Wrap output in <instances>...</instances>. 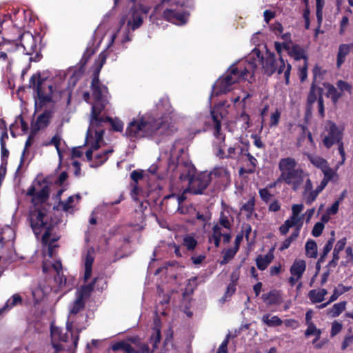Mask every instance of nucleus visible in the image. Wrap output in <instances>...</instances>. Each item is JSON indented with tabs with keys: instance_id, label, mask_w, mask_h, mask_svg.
Listing matches in <instances>:
<instances>
[{
	"instance_id": "obj_1",
	"label": "nucleus",
	"mask_w": 353,
	"mask_h": 353,
	"mask_svg": "<svg viewBox=\"0 0 353 353\" xmlns=\"http://www.w3.org/2000/svg\"><path fill=\"white\" fill-rule=\"evenodd\" d=\"M262 62L264 72L271 75L274 72L279 74L284 73L285 83L290 82L291 65L285 63L282 57L276 59L272 53H267L265 58L261 59L259 51L254 50L252 56L244 62L232 65L228 71L220 77L214 85L217 94H225L235 88V85L242 80H245L249 74L254 72L258 64Z\"/></svg>"
},
{
	"instance_id": "obj_2",
	"label": "nucleus",
	"mask_w": 353,
	"mask_h": 353,
	"mask_svg": "<svg viewBox=\"0 0 353 353\" xmlns=\"http://www.w3.org/2000/svg\"><path fill=\"white\" fill-rule=\"evenodd\" d=\"M52 185L51 176H46L42 179H35L28 188L26 195L31 196V203L34 209L29 212L28 219L30 226L35 235H39L43 229L45 232L41 237L43 244H46L50 238L54 223L47 215L46 209L38 207L46 203L50 194Z\"/></svg>"
},
{
	"instance_id": "obj_3",
	"label": "nucleus",
	"mask_w": 353,
	"mask_h": 353,
	"mask_svg": "<svg viewBox=\"0 0 353 353\" xmlns=\"http://www.w3.org/2000/svg\"><path fill=\"white\" fill-rule=\"evenodd\" d=\"M176 130L165 118L156 119L146 114L134 121V137H150L152 135H168Z\"/></svg>"
},
{
	"instance_id": "obj_4",
	"label": "nucleus",
	"mask_w": 353,
	"mask_h": 353,
	"mask_svg": "<svg viewBox=\"0 0 353 353\" xmlns=\"http://www.w3.org/2000/svg\"><path fill=\"white\" fill-rule=\"evenodd\" d=\"M296 166V161L291 157L281 159L279 163L281 172L279 181L285 183L294 191L298 190L309 178L307 173Z\"/></svg>"
},
{
	"instance_id": "obj_5",
	"label": "nucleus",
	"mask_w": 353,
	"mask_h": 353,
	"mask_svg": "<svg viewBox=\"0 0 353 353\" xmlns=\"http://www.w3.org/2000/svg\"><path fill=\"white\" fill-rule=\"evenodd\" d=\"M179 179L183 183L188 185L184 188V193L201 194L210 183L211 177L208 172L196 174L194 165L187 163L181 168Z\"/></svg>"
},
{
	"instance_id": "obj_6",
	"label": "nucleus",
	"mask_w": 353,
	"mask_h": 353,
	"mask_svg": "<svg viewBox=\"0 0 353 353\" xmlns=\"http://www.w3.org/2000/svg\"><path fill=\"white\" fill-rule=\"evenodd\" d=\"M93 103L91 110V123L92 127L100 128L103 123H110L112 128L116 132H122L123 128V122L117 119H112L110 117H101V113L104 110L109 103L110 93L100 94L98 97L92 96Z\"/></svg>"
},
{
	"instance_id": "obj_7",
	"label": "nucleus",
	"mask_w": 353,
	"mask_h": 353,
	"mask_svg": "<svg viewBox=\"0 0 353 353\" xmlns=\"http://www.w3.org/2000/svg\"><path fill=\"white\" fill-rule=\"evenodd\" d=\"M28 88L35 93V108L41 110L48 103L52 101L54 87L46 77H41L40 72L33 74L29 80Z\"/></svg>"
},
{
	"instance_id": "obj_8",
	"label": "nucleus",
	"mask_w": 353,
	"mask_h": 353,
	"mask_svg": "<svg viewBox=\"0 0 353 353\" xmlns=\"http://www.w3.org/2000/svg\"><path fill=\"white\" fill-rule=\"evenodd\" d=\"M232 219H230L224 213H221L218 223L212 227V232L209 235L208 241L213 243L216 248L220 245L221 239L223 238V242L228 243L231 239V228Z\"/></svg>"
},
{
	"instance_id": "obj_9",
	"label": "nucleus",
	"mask_w": 353,
	"mask_h": 353,
	"mask_svg": "<svg viewBox=\"0 0 353 353\" xmlns=\"http://www.w3.org/2000/svg\"><path fill=\"white\" fill-rule=\"evenodd\" d=\"M106 52L105 51L101 52L98 57L99 63L97 65V67L94 69L92 74L90 84V90L92 92V95L96 96L97 97H98L101 94L109 92L108 87L102 84L99 79V73L103 65L105 64L106 61Z\"/></svg>"
},
{
	"instance_id": "obj_10",
	"label": "nucleus",
	"mask_w": 353,
	"mask_h": 353,
	"mask_svg": "<svg viewBox=\"0 0 353 353\" xmlns=\"http://www.w3.org/2000/svg\"><path fill=\"white\" fill-rule=\"evenodd\" d=\"M18 38L20 39V45L23 47V52L26 54L32 55L35 53V59L41 56L37 50V38L31 32H25L21 34Z\"/></svg>"
},
{
	"instance_id": "obj_11",
	"label": "nucleus",
	"mask_w": 353,
	"mask_h": 353,
	"mask_svg": "<svg viewBox=\"0 0 353 353\" xmlns=\"http://www.w3.org/2000/svg\"><path fill=\"white\" fill-rule=\"evenodd\" d=\"M225 146L226 145L225 144L219 145L216 152V157L221 159L230 158L237 159L241 155L243 154L244 148L239 142H236L234 144L228 146L226 152L225 150Z\"/></svg>"
},
{
	"instance_id": "obj_12",
	"label": "nucleus",
	"mask_w": 353,
	"mask_h": 353,
	"mask_svg": "<svg viewBox=\"0 0 353 353\" xmlns=\"http://www.w3.org/2000/svg\"><path fill=\"white\" fill-rule=\"evenodd\" d=\"M306 270V262L303 259H296L290 267L291 276L288 281L291 286H294L300 280Z\"/></svg>"
},
{
	"instance_id": "obj_13",
	"label": "nucleus",
	"mask_w": 353,
	"mask_h": 353,
	"mask_svg": "<svg viewBox=\"0 0 353 353\" xmlns=\"http://www.w3.org/2000/svg\"><path fill=\"white\" fill-rule=\"evenodd\" d=\"M327 131L328 134L325 137L323 143L327 148H330L332 145L341 141L342 133L336 124L331 121L327 124Z\"/></svg>"
},
{
	"instance_id": "obj_14",
	"label": "nucleus",
	"mask_w": 353,
	"mask_h": 353,
	"mask_svg": "<svg viewBox=\"0 0 353 353\" xmlns=\"http://www.w3.org/2000/svg\"><path fill=\"white\" fill-rule=\"evenodd\" d=\"M302 186L303 188L302 194L303 199L307 205H311L316 200L319 192L316 188H313V184L310 177L307 179Z\"/></svg>"
},
{
	"instance_id": "obj_15",
	"label": "nucleus",
	"mask_w": 353,
	"mask_h": 353,
	"mask_svg": "<svg viewBox=\"0 0 353 353\" xmlns=\"http://www.w3.org/2000/svg\"><path fill=\"white\" fill-rule=\"evenodd\" d=\"M163 14L168 21H170L172 23L177 26H182L188 21V14L184 12H181L172 9H166L163 12Z\"/></svg>"
},
{
	"instance_id": "obj_16",
	"label": "nucleus",
	"mask_w": 353,
	"mask_h": 353,
	"mask_svg": "<svg viewBox=\"0 0 353 353\" xmlns=\"http://www.w3.org/2000/svg\"><path fill=\"white\" fill-rule=\"evenodd\" d=\"M52 110H46L42 114L38 116L33 130L37 132L41 128L48 127L52 117Z\"/></svg>"
},
{
	"instance_id": "obj_17",
	"label": "nucleus",
	"mask_w": 353,
	"mask_h": 353,
	"mask_svg": "<svg viewBox=\"0 0 353 353\" xmlns=\"http://www.w3.org/2000/svg\"><path fill=\"white\" fill-rule=\"evenodd\" d=\"M94 261V250L92 248L89 249L85 254L84 266V281H87L91 276L92 271V265Z\"/></svg>"
},
{
	"instance_id": "obj_18",
	"label": "nucleus",
	"mask_w": 353,
	"mask_h": 353,
	"mask_svg": "<svg viewBox=\"0 0 353 353\" xmlns=\"http://www.w3.org/2000/svg\"><path fill=\"white\" fill-rule=\"evenodd\" d=\"M3 27L6 28V30H3V32L1 33L2 34V36H1L2 40L3 41H6V43H9L13 42L14 45V50H17L18 48V46H19L18 43H17L18 39L10 37L9 35L8 30L10 29L11 31L18 32V29L14 26H13L12 19H11L10 25L9 23H6L3 24Z\"/></svg>"
},
{
	"instance_id": "obj_19",
	"label": "nucleus",
	"mask_w": 353,
	"mask_h": 353,
	"mask_svg": "<svg viewBox=\"0 0 353 353\" xmlns=\"http://www.w3.org/2000/svg\"><path fill=\"white\" fill-rule=\"evenodd\" d=\"M127 22L126 28L123 30V38L122 43H124L125 42L130 41L131 40L130 32V30H132V17L131 18H128V16H123L120 19V28H122V26Z\"/></svg>"
},
{
	"instance_id": "obj_20",
	"label": "nucleus",
	"mask_w": 353,
	"mask_h": 353,
	"mask_svg": "<svg viewBox=\"0 0 353 353\" xmlns=\"http://www.w3.org/2000/svg\"><path fill=\"white\" fill-rule=\"evenodd\" d=\"M148 10L149 8L144 6H139L138 9L134 10V29L141 26L143 18L147 15Z\"/></svg>"
},
{
	"instance_id": "obj_21",
	"label": "nucleus",
	"mask_w": 353,
	"mask_h": 353,
	"mask_svg": "<svg viewBox=\"0 0 353 353\" xmlns=\"http://www.w3.org/2000/svg\"><path fill=\"white\" fill-rule=\"evenodd\" d=\"M97 280V278H94L89 284L82 285L77 292V297L81 300H84L85 298L89 297L92 292L94 290Z\"/></svg>"
},
{
	"instance_id": "obj_22",
	"label": "nucleus",
	"mask_w": 353,
	"mask_h": 353,
	"mask_svg": "<svg viewBox=\"0 0 353 353\" xmlns=\"http://www.w3.org/2000/svg\"><path fill=\"white\" fill-rule=\"evenodd\" d=\"M327 294V291L324 288L312 290L308 292V297L313 303H321Z\"/></svg>"
},
{
	"instance_id": "obj_23",
	"label": "nucleus",
	"mask_w": 353,
	"mask_h": 353,
	"mask_svg": "<svg viewBox=\"0 0 353 353\" xmlns=\"http://www.w3.org/2000/svg\"><path fill=\"white\" fill-rule=\"evenodd\" d=\"M274 259V255L271 252H269L265 255H259L256 259L257 268L260 270H264L267 268L268 265L272 262Z\"/></svg>"
},
{
	"instance_id": "obj_24",
	"label": "nucleus",
	"mask_w": 353,
	"mask_h": 353,
	"mask_svg": "<svg viewBox=\"0 0 353 353\" xmlns=\"http://www.w3.org/2000/svg\"><path fill=\"white\" fill-rule=\"evenodd\" d=\"M321 95V90L316 87L315 85H312L310 88V90L307 96V110L311 111L312 106L316 100L319 99V97Z\"/></svg>"
},
{
	"instance_id": "obj_25",
	"label": "nucleus",
	"mask_w": 353,
	"mask_h": 353,
	"mask_svg": "<svg viewBox=\"0 0 353 353\" xmlns=\"http://www.w3.org/2000/svg\"><path fill=\"white\" fill-rule=\"evenodd\" d=\"M154 332L150 337V343L152 344L153 349L157 347V344L160 342L161 332H160V321L158 318H156L154 321Z\"/></svg>"
},
{
	"instance_id": "obj_26",
	"label": "nucleus",
	"mask_w": 353,
	"mask_h": 353,
	"mask_svg": "<svg viewBox=\"0 0 353 353\" xmlns=\"http://www.w3.org/2000/svg\"><path fill=\"white\" fill-rule=\"evenodd\" d=\"M350 46L347 44H341L339 46L336 60L337 68H340L342 63H344L345 57L350 52Z\"/></svg>"
},
{
	"instance_id": "obj_27",
	"label": "nucleus",
	"mask_w": 353,
	"mask_h": 353,
	"mask_svg": "<svg viewBox=\"0 0 353 353\" xmlns=\"http://www.w3.org/2000/svg\"><path fill=\"white\" fill-rule=\"evenodd\" d=\"M113 152L112 150H105L94 156V160L91 165L92 168H97L104 163L108 159V155Z\"/></svg>"
},
{
	"instance_id": "obj_28",
	"label": "nucleus",
	"mask_w": 353,
	"mask_h": 353,
	"mask_svg": "<svg viewBox=\"0 0 353 353\" xmlns=\"http://www.w3.org/2000/svg\"><path fill=\"white\" fill-rule=\"evenodd\" d=\"M262 299L268 305H274L280 303V295L276 291H271L268 293L263 294Z\"/></svg>"
},
{
	"instance_id": "obj_29",
	"label": "nucleus",
	"mask_w": 353,
	"mask_h": 353,
	"mask_svg": "<svg viewBox=\"0 0 353 353\" xmlns=\"http://www.w3.org/2000/svg\"><path fill=\"white\" fill-rule=\"evenodd\" d=\"M66 330L67 332H69V335L72 341L74 349L76 350L77 348L79 340V334L82 331V328L77 329V334L74 335L73 333V325L72 322L68 321L66 323Z\"/></svg>"
},
{
	"instance_id": "obj_30",
	"label": "nucleus",
	"mask_w": 353,
	"mask_h": 353,
	"mask_svg": "<svg viewBox=\"0 0 353 353\" xmlns=\"http://www.w3.org/2000/svg\"><path fill=\"white\" fill-rule=\"evenodd\" d=\"M261 321L269 327L279 326L283 323V321L278 316H270V314L263 315Z\"/></svg>"
},
{
	"instance_id": "obj_31",
	"label": "nucleus",
	"mask_w": 353,
	"mask_h": 353,
	"mask_svg": "<svg viewBox=\"0 0 353 353\" xmlns=\"http://www.w3.org/2000/svg\"><path fill=\"white\" fill-rule=\"evenodd\" d=\"M112 350L114 352L121 351L124 353H132V346L124 341L114 343L112 345Z\"/></svg>"
},
{
	"instance_id": "obj_32",
	"label": "nucleus",
	"mask_w": 353,
	"mask_h": 353,
	"mask_svg": "<svg viewBox=\"0 0 353 353\" xmlns=\"http://www.w3.org/2000/svg\"><path fill=\"white\" fill-rule=\"evenodd\" d=\"M346 305V301H341L335 303L330 309L328 310L327 314L332 317H336L345 309Z\"/></svg>"
},
{
	"instance_id": "obj_33",
	"label": "nucleus",
	"mask_w": 353,
	"mask_h": 353,
	"mask_svg": "<svg viewBox=\"0 0 353 353\" xmlns=\"http://www.w3.org/2000/svg\"><path fill=\"white\" fill-rule=\"evenodd\" d=\"M327 90L326 97L331 99L333 103L336 104L339 101L338 88L330 83L324 85Z\"/></svg>"
},
{
	"instance_id": "obj_34",
	"label": "nucleus",
	"mask_w": 353,
	"mask_h": 353,
	"mask_svg": "<svg viewBox=\"0 0 353 353\" xmlns=\"http://www.w3.org/2000/svg\"><path fill=\"white\" fill-rule=\"evenodd\" d=\"M289 53L296 60L303 59L304 61H307L304 50L297 45L293 46L290 49Z\"/></svg>"
},
{
	"instance_id": "obj_35",
	"label": "nucleus",
	"mask_w": 353,
	"mask_h": 353,
	"mask_svg": "<svg viewBox=\"0 0 353 353\" xmlns=\"http://www.w3.org/2000/svg\"><path fill=\"white\" fill-rule=\"evenodd\" d=\"M85 303L84 300H81L76 297V299L71 305L70 309V316L76 315L81 310H83L85 308Z\"/></svg>"
},
{
	"instance_id": "obj_36",
	"label": "nucleus",
	"mask_w": 353,
	"mask_h": 353,
	"mask_svg": "<svg viewBox=\"0 0 353 353\" xmlns=\"http://www.w3.org/2000/svg\"><path fill=\"white\" fill-rule=\"evenodd\" d=\"M307 328L305 332V335L307 337H308L311 335H314L315 336H316V339H314L312 342L313 344H316V341L319 339V338L321 336V330L318 329L316 327L314 323L308 324V325H307Z\"/></svg>"
},
{
	"instance_id": "obj_37",
	"label": "nucleus",
	"mask_w": 353,
	"mask_h": 353,
	"mask_svg": "<svg viewBox=\"0 0 353 353\" xmlns=\"http://www.w3.org/2000/svg\"><path fill=\"white\" fill-rule=\"evenodd\" d=\"M94 50L91 47H87L79 62L80 69L84 68L91 57L94 54Z\"/></svg>"
},
{
	"instance_id": "obj_38",
	"label": "nucleus",
	"mask_w": 353,
	"mask_h": 353,
	"mask_svg": "<svg viewBox=\"0 0 353 353\" xmlns=\"http://www.w3.org/2000/svg\"><path fill=\"white\" fill-rule=\"evenodd\" d=\"M305 252L307 256L316 258L317 256V245L313 240H309L305 244Z\"/></svg>"
},
{
	"instance_id": "obj_39",
	"label": "nucleus",
	"mask_w": 353,
	"mask_h": 353,
	"mask_svg": "<svg viewBox=\"0 0 353 353\" xmlns=\"http://www.w3.org/2000/svg\"><path fill=\"white\" fill-rule=\"evenodd\" d=\"M239 250V246L236 245L234 248L228 249L224 252L223 259L221 261V265H225L232 260L235 256Z\"/></svg>"
},
{
	"instance_id": "obj_40",
	"label": "nucleus",
	"mask_w": 353,
	"mask_h": 353,
	"mask_svg": "<svg viewBox=\"0 0 353 353\" xmlns=\"http://www.w3.org/2000/svg\"><path fill=\"white\" fill-rule=\"evenodd\" d=\"M334 242V238H331L327 241V243L325 244V245L323 248L321 257L317 262V265L324 262L325 259L327 256V254L332 249Z\"/></svg>"
},
{
	"instance_id": "obj_41",
	"label": "nucleus",
	"mask_w": 353,
	"mask_h": 353,
	"mask_svg": "<svg viewBox=\"0 0 353 353\" xmlns=\"http://www.w3.org/2000/svg\"><path fill=\"white\" fill-rule=\"evenodd\" d=\"M350 288L351 287L344 286L343 285H338L334 288L333 294L330 296V301H335L339 296L349 291Z\"/></svg>"
},
{
	"instance_id": "obj_42",
	"label": "nucleus",
	"mask_w": 353,
	"mask_h": 353,
	"mask_svg": "<svg viewBox=\"0 0 353 353\" xmlns=\"http://www.w3.org/2000/svg\"><path fill=\"white\" fill-rule=\"evenodd\" d=\"M308 159L314 166L321 170L327 164V161L319 156L310 154L308 155Z\"/></svg>"
},
{
	"instance_id": "obj_43",
	"label": "nucleus",
	"mask_w": 353,
	"mask_h": 353,
	"mask_svg": "<svg viewBox=\"0 0 353 353\" xmlns=\"http://www.w3.org/2000/svg\"><path fill=\"white\" fill-rule=\"evenodd\" d=\"M211 174H214L219 177L225 178L228 179L230 176V173L228 170V169L225 167L221 166V167H216L214 169L212 173H210Z\"/></svg>"
},
{
	"instance_id": "obj_44",
	"label": "nucleus",
	"mask_w": 353,
	"mask_h": 353,
	"mask_svg": "<svg viewBox=\"0 0 353 353\" xmlns=\"http://www.w3.org/2000/svg\"><path fill=\"white\" fill-rule=\"evenodd\" d=\"M197 241L193 236L190 235L184 236L183 245L187 248L188 250H194Z\"/></svg>"
},
{
	"instance_id": "obj_45",
	"label": "nucleus",
	"mask_w": 353,
	"mask_h": 353,
	"mask_svg": "<svg viewBox=\"0 0 353 353\" xmlns=\"http://www.w3.org/2000/svg\"><path fill=\"white\" fill-rule=\"evenodd\" d=\"M6 23H9L10 25L11 23V15L9 14H3L1 17H0V34L2 33L3 30H6V28L3 27V24ZM5 43H6V42L2 40L0 41V46Z\"/></svg>"
},
{
	"instance_id": "obj_46",
	"label": "nucleus",
	"mask_w": 353,
	"mask_h": 353,
	"mask_svg": "<svg viewBox=\"0 0 353 353\" xmlns=\"http://www.w3.org/2000/svg\"><path fill=\"white\" fill-rule=\"evenodd\" d=\"M211 117L214 125V135L218 137L221 130V122L219 117L214 111L211 112Z\"/></svg>"
},
{
	"instance_id": "obj_47",
	"label": "nucleus",
	"mask_w": 353,
	"mask_h": 353,
	"mask_svg": "<svg viewBox=\"0 0 353 353\" xmlns=\"http://www.w3.org/2000/svg\"><path fill=\"white\" fill-rule=\"evenodd\" d=\"M37 133V132H35L34 130H32L30 135L28 136L26 141V143H25V148H24V150L23 152V154H22V157L21 159V163H20V165H19V168H18V170L21 168L23 162V156L25 154V152L26 151V150L32 145V141H33V139H34V137L35 135V134Z\"/></svg>"
},
{
	"instance_id": "obj_48",
	"label": "nucleus",
	"mask_w": 353,
	"mask_h": 353,
	"mask_svg": "<svg viewBox=\"0 0 353 353\" xmlns=\"http://www.w3.org/2000/svg\"><path fill=\"white\" fill-rule=\"evenodd\" d=\"M22 303V298L19 294H14L12 297L8 300L6 306L9 307H13L17 305Z\"/></svg>"
},
{
	"instance_id": "obj_49",
	"label": "nucleus",
	"mask_w": 353,
	"mask_h": 353,
	"mask_svg": "<svg viewBox=\"0 0 353 353\" xmlns=\"http://www.w3.org/2000/svg\"><path fill=\"white\" fill-rule=\"evenodd\" d=\"M281 112L279 110L276 109L274 112L271 114L270 120V127H276L278 125Z\"/></svg>"
},
{
	"instance_id": "obj_50",
	"label": "nucleus",
	"mask_w": 353,
	"mask_h": 353,
	"mask_svg": "<svg viewBox=\"0 0 353 353\" xmlns=\"http://www.w3.org/2000/svg\"><path fill=\"white\" fill-rule=\"evenodd\" d=\"M336 87L341 92H347L349 94L352 93V87L349 83L346 81L342 80L338 81L336 83Z\"/></svg>"
},
{
	"instance_id": "obj_51",
	"label": "nucleus",
	"mask_w": 353,
	"mask_h": 353,
	"mask_svg": "<svg viewBox=\"0 0 353 353\" xmlns=\"http://www.w3.org/2000/svg\"><path fill=\"white\" fill-rule=\"evenodd\" d=\"M303 216L300 215L292 214L290 219H287L288 221H290V223L292 226H296L300 228L303 225Z\"/></svg>"
},
{
	"instance_id": "obj_52",
	"label": "nucleus",
	"mask_w": 353,
	"mask_h": 353,
	"mask_svg": "<svg viewBox=\"0 0 353 353\" xmlns=\"http://www.w3.org/2000/svg\"><path fill=\"white\" fill-rule=\"evenodd\" d=\"M134 353H151L149 347L144 343H137L134 339Z\"/></svg>"
},
{
	"instance_id": "obj_53",
	"label": "nucleus",
	"mask_w": 353,
	"mask_h": 353,
	"mask_svg": "<svg viewBox=\"0 0 353 353\" xmlns=\"http://www.w3.org/2000/svg\"><path fill=\"white\" fill-rule=\"evenodd\" d=\"M254 199H249L241 208V210L248 212L247 216H250L254 211Z\"/></svg>"
},
{
	"instance_id": "obj_54",
	"label": "nucleus",
	"mask_w": 353,
	"mask_h": 353,
	"mask_svg": "<svg viewBox=\"0 0 353 353\" xmlns=\"http://www.w3.org/2000/svg\"><path fill=\"white\" fill-rule=\"evenodd\" d=\"M322 172H323L325 179H327L328 180H331L334 175L336 174V172L334 170H333L332 168H329L327 166V164H326L322 169Z\"/></svg>"
},
{
	"instance_id": "obj_55",
	"label": "nucleus",
	"mask_w": 353,
	"mask_h": 353,
	"mask_svg": "<svg viewBox=\"0 0 353 353\" xmlns=\"http://www.w3.org/2000/svg\"><path fill=\"white\" fill-rule=\"evenodd\" d=\"M60 143H61V137H60V136L58 135V134H55V135H54L52 137V138L51 139L50 141L48 143H46V145H54V147L56 148L59 154L60 155V154H61L60 148H59Z\"/></svg>"
},
{
	"instance_id": "obj_56",
	"label": "nucleus",
	"mask_w": 353,
	"mask_h": 353,
	"mask_svg": "<svg viewBox=\"0 0 353 353\" xmlns=\"http://www.w3.org/2000/svg\"><path fill=\"white\" fill-rule=\"evenodd\" d=\"M324 225L321 222L316 223L312 229V235L315 237L319 236L323 230Z\"/></svg>"
},
{
	"instance_id": "obj_57",
	"label": "nucleus",
	"mask_w": 353,
	"mask_h": 353,
	"mask_svg": "<svg viewBox=\"0 0 353 353\" xmlns=\"http://www.w3.org/2000/svg\"><path fill=\"white\" fill-rule=\"evenodd\" d=\"M1 163H8V158L9 156V151L6 148V143H2L1 145Z\"/></svg>"
},
{
	"instance_id": "obj_58",
	"label": "nucleus",
	"mask_w": 353,
	"mask_h": 353,
	"mask_svg": "<svg viewBox=\"0 0 353 353\" xmlns=\"http://www.w3.org/2000/svg\"><path fill=\"white\" fill-rule=\"evenodd\" d=\"M44 245L48 246V256L50 258H52L55 255V249L58 248L59 245L57 244L52 243V242H49V241Z\"/></svg>"
},
{
	"instance_id": "obj_59",
	"label": "nucleus",
	"mask_w": 353,
	"mask_h": 353,
	"mask_svg": "<svg viewBox=\"0 0 353 353\" xmlns=\"http://www.w3.org/2000/svg\"><path fill=\"white\" fill-rule=\"evenodd\" d=\"M339 251H337L334 249L333 250V258L332 261L328 263L327 266L330 268H335L337 265L338 261L339 259Z\"/></svg>"
},
{
	"instance_id": "obj_60",
	"label": "nucleus",
	"mask_w": 353,
	"mask_h": 353,
	"mask_svg": "<svg viewBox=\"0 0 353 353\" xmlns=\"http://www.w3.org/2000/svg\"><path fill=\"white\" fill-rule=\"evenodd\" d=\"M74 202V196H70L67 200L62 203V209L65 212H68L69 210L72 208V203Z\"/></svg>"
},
{
	"instance_id": "obj_61",
	"label": "nucleus",
	"mask_w": 353,
	"mask_h": 353,
	"mask_svg": "<svg viewBox=\"0 0 353 353\" xmlns=\"http://www.w3.org/2000/svg\"><path fill=\"white\" fill-rule=\"evenodd\" d=\"M342 330V325L337 322L334 321L332 324V329H331V335L332 336H334L339 334Z\"/></svg>"
},
{
	"instance_id": "obj_62",
	"label": "nucleus",
	"mask_w": 353,
	"mask_h": 353,
	"mask_svg": "<svg viewBox=\"0 0 353 353\" xmlns=\"http://www.w3.org/2000/svg\"><path fill=\"white\" fill-rule=\"evenodd\" d=\"M230 335H227L226 338L221 343L216 353H228V344L229 341Z\"/></svg>"
},
{
	"instance_id": "obj_63",
	"label": "nucleus",
	"mask_w": 353,
	"mask_h": 353,
	"mask_svg": "<svg viewBox=\"0 0 353 353\" xmlns=\"http://www.w3.org/2000/svg\"><path fill=\"white\" fill-rule=\"evenodd\" d=\"M246 155H247L248 159L250 165L252 166V168H250L248 171H245V172H248V173H253L254 172V169L256 167V163L257 162V160L256 159L255 157H254L250 153H247Z\"/></svg>"
},
{
	"instance_id": "obj_64",
	"label": "nucleus",
	"mask_w": 353,
	"mask_h": 353,
	"mask_svg": "<svg viewBox=\"0 0 353 353\" xmlns=\"http://www.w3.org/2000/svg\"><path fill=\"white\" fill-rule=\"evenodd\" d=\"M52 268L56 271L57 275L60 277L61 274V278L63 277L62 274V264L60 261H56L52 265Z\"/></svg>"
}]
</instances>
